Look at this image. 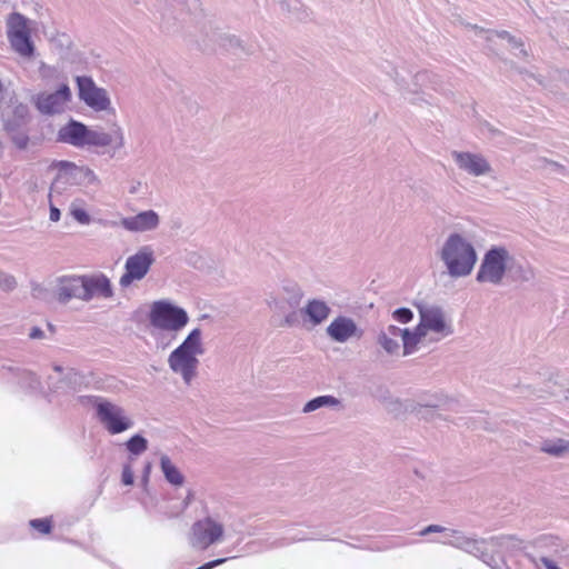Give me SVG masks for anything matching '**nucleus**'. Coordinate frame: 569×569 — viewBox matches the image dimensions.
<instances>
[{"mask_svg":"<svg viewBox=\"0 0 569 569\" xmlns=\"http://www.w3.org/2000/svg\"><path fill=\"white\" fill-rule=\"evenodd\" d=\"M57 142L72 146L77 149L104 148L112 146L113 153L124 146V134L120 127L111 133L102 129H92L86 123L70 118L57 132Z\"/></svg>","mask_w":569,"mask_h":569,"instance_id":"1","label":"nucleus"},{"mask_svg":"<svg viewBox=\"0 0 569 569\" xmlns=\"http://www.w3.org/2000/svg\"><path fill=\"white\" fill-rule=\"evenodd\" d=\"M202 331L192 329L186 339L168 357V365L172 372L182 377L189 385L197 375L198 356L203 353Z\"/></svg>","mask_w":569,"mask_h":569,"instance_id":"2","label":"nucleus"},{"mask_svg":"<svg viewBox=\"0 0 569 569\" xmlns=\"http://www.w3.org/2000/svg\"><path fill=\"white\" fill-rule=\"evenodd\" d=\"M440 258L446 264L448 273L453 278H459L471 273L477 262V252L461 234L451 233L443 243Z\"/></svg>","mask_w":569,"mask_h":569,"instance_id":"3","label":"nucleus"},{"mask_svg":"<svg viewBox=\"0 0 569 569\" xmlns=\"http://www.w3.org/2000/svg\"><path fill=\"white\" fill-rule=\"evenodd\" d=\"M96 409V417L110 435L122 433L133 427V421L122 407L100 396L84 397Z\"/></svg>","mask_w":569,"mask_h":569,"instance_id":"4","label":"nucleus"},{"mask_svg":"<svg viewBox=\"0 0 569 569\" xmlns=\"http://www.w3.org/2000/svg\"><path fill=\"white\" fill-rule=\"evenodd\" d=\"M149 322L154 329L177 333L189 322L188 312L168 300H158L151 305Z\"/></svg>","mask_w":569,"mask_h":569,"instance_id":"5","label":"nucleus"},{"mask_svg":"<svg viewBox=\"0 0 569 569\" xmlns=\"http://www.w3.org/2000/svg\"><path fill=\"white\" fill-rule=\"evenodd\" d=\"M510 260L509 251L502 246L489 248L479 266L476 280L480 283L501 284L508 270Z\"/></svg>","mask_w":569,"mask_h":569,"instance_id":"6","label":"nucleus"},{"mask_svg":"<svg viewBox=\"0 0 569 569\" xmlns=\"http://www.w3.org/2000/svg\"><path fill=\"white\" fill-rule=\"evenodd\" d=\"M7 39L12 50L20 57L32 59L36 46L31 38L29 20L19 12H12L7 19Z\"/></svg>","mask_w":569,"mask_h":569,"instance_id":"7","label":"nucleus"},{"mask_svg":"<svg viewBox=\"0 0 569 569\" xmlns=\"http://www.w3.org/2000/svg\"><path fill=\"white\" fill-rule=\"evenodd\" d=\"M78 98L90 109L101 112L111 107L110 97L104 88L98 87L90 76H77Z\"/></svg>","mask_w":569,"mask_h":569,"instance_id":"8","label":"nucleus"},{"mask_svg":"<svg viewBox=\"0 0 569 569\" xmlns=\"http://www.w3.org/2000/svg\"><path fill=\"white\" fill-rule=\"evenodd\" d=\"M153 261V251L149 246L142 247L137 253L130 256L126 261V271L120 278V286L126 288L133 281L143 279Z\"/></svg>","mask_w":569,"mask_h":569,"instance_id":"9","label":"nucleus"},{"mask_svg":"<svg viewBox=\"0 0 569 569\" xmlns=\"http://www.w3.org/2000/svg\"><path fill=\"white\" fill-rule=\"evenodd\" d=\"M223 531V526L211 517L197 520L191 527L190 545L206 550L222 538Z\"/></svg>","mask_w":569,"mask_h":569,"instance_id":"10","label":"nucleus"},{"mask_svg":"<svg viewBox=\"0 0 569 569\" xmlns=\"http://www.w3.org/2000/svg\"><path fill=\"white\" fill-rule=\"evenodd\" d=\"M72 99L71 89L68 83H61L53 92H40L33 97L37 110L44 116L61 113L64 106Z\"/></svg>","mask_w":569,"mask_h":569,"instance_id":"11","label":"nucleus"},{"mask_svg":"<svg viewBox=\"0 0 569 569\" xmlns=\"http://www.w3.org/2000/svg\"><path fill=\"white\" fill-rule=\"evenodd\" d=\"M452 157L457 166L471 176L480 177L491 171L490 163L479 153L453 151Z\"/></svg>","mask_w":569,"mask_h":569,"instance_id":"12","label":"nucleus"},{"mask_svg":"<svg viewBox=\"0 0 569 569\" xmlns=\"http://www.w3.org/2000/svg\"><path fill=\"white\" fill-rule=\"evenodd\" d=\"M27 126L28 123L23 122V120H18L12 117L3 121V130L19 151L27 150L30 144H38L36 140L30 138Z\"/></svg>","mask_w":569,"mask_h":569,"instance_id":"13","label":"nucleus"},{"mask_svg":"<svg viewBox=\"0 0 569 569\" xmlns=\"http://www.w3.org/2000/svg\"><path fill=\"white\" fill-rule=\"evenodd\" d=\"M57 300L66 305L71 299L84 301L82 276H62L58 279Z\"/></svg>","mask_w":569,"mask_h":569,"instance_id":"14","label":"nucleus"},{"mask_svg":"<svg viewBox=\"0 0 569 569\" xmlns=\"http://www.w3.org/2000/svg\"><path fill=\"white\" fill-rule=\"evenodd\" d=\"M160 223L159 214L154 210H146L136 216L124 217L120 220V226L130 232H146L158 228Z\"/></svg>","mask_w":569,"mask_h":569,"instance_id":"15","label":"nucleus"},{"mask_svg":"<svg viewBox=\"0 0 569 569\" xmlns=\"http://www.w3.org/2000/svg\"><path fill=\"white\" fill-rule=\"evenodd\" d=\"M1 370L2 376L7 378L8 381L16 382L26 391L36 392L41 388L39 377L29 370L4 365L1 367Z\"/></svg>","mask_w":569,"mask_h":569,"instance_id":"16","label":"nucleus"},{"mask_svg":"<svg viewBox=\"0 0 569 569\" xmlns=\"http://www.w3.org/2000/svg\"><path fill=\"white\" fill-rule=\"evenodd\" d=\"M331 340L343 343L352 337H360L358 326L353 319L345 316H338L326 329Z\"/></svg>","mask_w":569,"mask_h":569,"instance_id":"17","label":"nucleus"},{"mask_svg":"<svg viewBox=\"0 0 569 569\" xmlns=\"http://www.w3.org/2000/svg\"><path fill=\"white\" fill-rule=\"evenodd\" d=\"M84 301H90L94 296L110 298L113 295L109 278L103 274L82 276Z\"/></svg>","mask_w":569,"mask_h":569,"instance_id":"18","label":"nucleus"},{"mask_svg":"<svg viewBox=\"0 0 569 569\" xmlns=\"http://www.w3.org/2000/svg\"><path fill=\"white\" fill-rule=\"evenodd\" d=\"M420 317L423 320L425 327H428L429 331L437 333H443L445 336L451 335L452 330L447 326L443 317V312L439 307H431L420 309Z\"/></svg>","mask_w":569,"mask_h":569,"instance_id":"19","label":"nucleus"},{"mask_svg":"<svg viewBox=\"0 0 569 569\" xmlns=\"http://www.w3.org/2000/svg\"><path fill=\"white\" fill-rule=\"evenodd\" d=\"M300 312L307 321L316 327L321 325L329 317L331 308L321 299H310Z\"/></svg>","mask_w":569,"mask_h":569,"instance_id":"20","label":"nucleus"},{"mask_svg":"<svg viewBox=\"0 0 569 569\" xmlns=\"http://www.w3.org/2000/svg\"><path fill=\"white\" fill-rule=\"evenodd\" d=\"M401 333L402 328L389 325L378 333L377 342L388 355H395L400 349L398 339L401 338Z\"/></svg>","mask_w":569,"mask_h":569,"instance_id":"21","label":"nucleus"},{"mask_svg":"<svg viewBox=\"0 0 569 569\" xmlns=\"http://www.w3.org/2000/svg\"><path fill=\"white\" fill-rule=\"evenodd\" d=\"M160 469L163 473L164 479L174 487H180L184 482V476L181 471L172 463L171 459L167 455L160 457Z\"/></svg>","mask_w":569,"mask_h":569,"instance_id":"22","label":"nucleus"},{"mask_svg":"<svg viewBox=\"0 0 569 569\" xmlns=\"http://www.w3.org/2000/svg\"><path fill=\"white\" fill-rule=\"evenodd\" d=\"M486 539H475L469 537L462 550L477 557L486 565H491V561H493V556L486 550Z\"/></svg>","mask_w":569,"mask_h":569,"instance_id":"23","label":"nucleus"},{"mask_svg":"<svg viewBox=\"0 0 569 569\" xmlns=\"http://www.w3.org/2000/svg\"><path fill=\"white\" fill-rule=\"evenodd\" d=\"M340 400L331 395L318 396L310 399L303 407V412L309 413L323 407H338Z\"/></svg>","mask_w":569,"mask_h":569,"instance_id":"24","label":"nucleus"},{"mask_svg":"<svg viewBox=\"0 0 569 569\" xmlns=\"http://www.w3.org/2000/svg\"><path fill=\"white\" fill-rule=\"evenodd\" d=\"M328 537H329L328 533H320V532L316 533L315 532L312 535H308V533L301 531V532L296 533L292 537L282 538V539L273 541L272 547L273 548L286 547L293 542H300V541H307V540H325Z\"/></svg>","mask_w":569,"mask_h":569,"instance_id":"25","label":"nucleus"},{"mask_svg":"<svg viewBox=\"0 0 569 569\" xmlns=\"http://www.w3.org/2000/svg\"><path fill=\"white\" fill-rule=\"evenodd\" d=\"M282 290L286 293L288 306L292 309L297 308L303 297L301 287L296 282L289 281L282 286Z\"/></svg>","mask_w":569,"mask_h":569,"instance_id":"26","label":"nucleus"},{"mask_svg":"<svg viewBox=\"0 0 569 569\" xmlns=\"http://www.w3.org/2000/svg\"><path fill=\"white\" fill-rule=\"evenodd\" d=\"M569 449V441L565 439H547L541 443V451L555 457L561 456Z\"/></svg>","mask_w":569,"mask_h":569,"instance_id":"27","label":"nucleus"},{"mask_svg":"<svg viewBox=\"0 0 569 569\" xmlns=\"http://www.w3.org/2000/svg\"><path fill=\"white\" fill-rule=\"evenodd\" d=\"M220 44L227 50H240L244 54L253 53L252 47H244L242 41L232 34H222L220 36Z\"/></svg>","mask_w":569,"mask_h":569,"instance_id":"28","label":"nucleus"},{"mask_svg":"<svg viewBox=\"0 0 569 569\" xmlns=\"http://www.w3.org/2000/svg\"><path fill=\"white\" fill-rule=\"evenodd\" d=\"M124 446L130 455L140 456L148 449V440L142 435L136 433L126 441Z\"/></svg>","mask_w":569,"mask_h":569,"instance_id":"29","label":"nucleus"},{"mask_svg":"<svg viewBox=\"0 0 569 569\" xmlns=\"http://www.w3.org/2000/svg\"><path fill=\"white\" fill-rule=\"evenodd\" d=\"M281 9L295 14L301 21L309 17V13L299 0H284L281 2Z\"/></svg>","mask_w":569,"mask_h":569,"instance_id":"30","label":"nucleus"},{"mask_svg":"<svg viewBox=\"0 0 569 569\" xmlns=\"http://www.w3.org/2000/svg\"><path fill=\"white\" fill-rule=\"evenodd\" d=\"M401 340L403 346V356L412 355L418 343L421 341L410 329H402Z\"/></svg>","mask_w":569,"mask_h":569,"instance_id":"31","label":"nucleus"},{"mask_svg":"<svg viewBox=\"0 0 569 569\" xmlns=\"http://www.w3.org/2000/svg\"><path fill=\"white\" fill-rule=\"evenodd\" d=\"M508 269L511 273L512 279L516 281L527 282L533 278L532 270L522 264H517V266L508 264Z\"/></svg>","mask_w":569,"mask_h":569,"instance_id":"32","label":"nucleus"},{"mask_svg":"<svg viewBox=\"0 0 569 569\" xmlns=\"http://www.w3.org/2000/svg\"><path fill=\"white\" fill-rule=\"evenodd\" d=\"M29 526L42 535H48L52 529V521L50 518H37L29 521Z\"/></svg>","mask_w":569,"mask_h":569,"instance_id":"33","label":"nucleus"},{"mask_svg":"<svg viewBox=\"0 0 569 569\" xmlns=\"http://www.w3.org/2000/svg\"><path fill=\"white\" fill-rule=\"evenodd\" d=\"M52 168L57 169L59 171V174H72L74 171L78 170V167L74 162L67 161V160H56L51 164Z\"/></svg>","mask_w":569,"mask_h":569,"instance_id":"34","label":"nucleus"},{"mask_svg":"<svg viewBox=\"0 0 569 569\" xmlns=\"http://www.w3.org/2000/svg\"><path fill=\"white\" fill-rule=\"evenodd\" d=\"M448 532L450 533L449 536L452 537L453 539L443 541V543L462 550L469 537H466L462 532L458 530H449Z\"/></svg>","mask_w":569,"mask_h":569,"instance_id":"35","label":"nucleus"},{"mask_svg":"<svg viewBox=\"0 0 569 569\" xmlns=\"http://www.w3.org/2000/svg\"><path fill=\"white\" fill-rule=\"evenodd\" d=\"M392 319L400 323H409L413 319V311L409 308L401 307L392 311Z\"/></svg>","mask_w":569,"mask_h":569,"instance_id":"36","label":"nucleus"},{"mask_svg":"<svg viewBox=\"0 0 569 569\" xmlns=\"http://www.w3.org/2000/svg\"><path fill=\"white\" fill-rule=\"evenodd\" d=\"M70 213L81 224H89L91 221L90 214L82 208H71Z\"/></svg>","mask_w":569,"mask_h":569,"instance_id":"37","label":"nucleus"},{"mask_svg":"<svg viewBox=\"0 0 569 569\" xmlns=\"http://www.w3.org/2000/svg\"><path fill=\"white\" fill-rule=\"evenodd\" d=\"M17 286V281L14 277L7 274V273H0V288L4 291H10L14 289Z\"/></svg>","mask_w":569,"mask_h":569,"instance_id":"38","label":"nucleus"},{"mask_svg":"<svg viewBox=\"0 0 569 569\" xmlns=\"http://www.w3.org/2000/svg\"><path fill=\"white\" fill-rule=\"evenodd\" d=\"M153 337L156 338L157 346L164 349L176 339V333L169 337L166 332H159L158 335H153Z\"/></svg>","mask_w":569,"mask_h":569,"instance_id":"39","label":"nucleus"},{"mask_svg":"<svg viewBox=\"0 0 569 569\" xmlns=\"http://www.w3.org/2000/svg\"><path fill=\"white\" fill-rule=\"evenodd\" d=\"M121 481L124 486H131L134 481L133 470L129 463H124L121 472Z\"/></svg>","mask_w":569,"mask_h":569,"instance_id":"40","label":"nucleus"},{"mask_svg":"<svg viewBox=\"0 0 569 569\" xmlns=\"http://www.w3.org/2000/svg\"><path fill=\"white\" fill-rule=\"evenodd\" d=\"M12 118L14 119H18V120H23V122L28 123L29 122V110L26 106L23 104H19L14 108L13 110V116Z\"/></svg>","mask_w":569,"mask_h":569,"instance_id":"41","label":"nucleus"},{"mask_svg":"<svg viewBox=\"0 0 569 569\" xmlns=\"http://www.w3.org/2000/svg\"><path fill=\"white\" fill-rule=\"evenodd\" d=\"M515 537L512 536H500V537H491L489 541L496 546L503 547L508 546L509 542L515 541Z\"/></svg>","mask_w":569,"mask_h":569,"instance_id":"42","label":"nucleus"},{"mask_svg":"<svg viewBox=\"0 0 569 569\" xmlns=\"http://www.w3.org/2000/svg\"><path fill=\"white\" fill-rule=\"evenodd\" d=\"M151 463L150 462H147L143 467V470H142V476H141V486L143 488L144 491H147V488H148V485H149V478H150V473H151Z\"/></svg>","mask_w":569,"mask_h":569,"instance_id":"43","label":"nucleus"},{"mask_svg":"<svg viewBox=\"0 0 569 569\" xmlns=\"http://www.w3.org/2000/svg\"><path fill=\"white\" fill-rule=\"evenodd\" d=\"M449 531L447 528L445 527H441L439 525H429L428 527L423 528L419 535L420 536H427L429 533H433V532H447Z\"/></svg>","mask_w":569,"mask_h":569,"instance_id":"44","label":"nucleus"},{"mask_svg":"<svg viewBox=\"0 0 569 569\" xmlns=\"http://www.w3.org/2000/svg\"><path fill=\"white\" fill-rule=\"evenodd\" d=\"M232 558L233 557H230V559H232ZM228 560H229V558H218V559L208 561L196 569H213V568L227 562Z\"/></svg>","mask_w":569,"mask_h":569,"instance_id":"45","label":"nucleus"},{"mask_svg":"<svg viewBox=\"0 0 569 569\" xmlns=\"http://www.w3.org/2000/svg\"><path fill=\"white\" fill-rule=\"evenodd\" d=\"M232 558L233 557H230V559H232ZM228 560H229V558H218V559L208 561L196 569H213V568L227 562Z\"/></svg>","mask_w":569,"mask_h":569,"instance_id":"46","label":"nucleus"},{"mask_svg":"<svg viewBox=\"0 0 569 569\" xmlns=\"http://www.w3.org/2000/svg\"><path fill=\"white\" fill-rule=\"evenodd\" d=\"M428 330V327H425L423 320L420 317V322L411 331L421 340L426 336Z\"/></svg>","mask_w":569,"mask_h":569,"instance_id":"47","label":"nucleus"},{"mask_svg":"<svg viewBox=\"0 0 569 569\" xmlns=\"http://www.w3.org/2000/svg\"><path fill=\"white\" fill-rule=\"evenodd\" d=\"M283 322H284V325L287 327L296 326L298 323V315H297V312L296 311H291L288 315H286Z\"/></svg>","mask_w":569,"mask_h":569,"instance_id":"48","label":"nucleus"},{"mask_svg":"<svg viewBox=\"0 0 569 569\" xmlns=\"http://www.w3.org/2000/svg\"><path fill=\"white\" fill-rule=\"evenodd\" d=\"M548 166L550 167V170L553 171V172H558V173H560L562 176L567 174V169L562 164H559V163H557L555 161H549Z\"/></svg>","mask_w":569,"mask_h":569,"instance_id":"49","label":"nucleus"},{"mask_svg":"<svg viewBox=\"0 0 569 569\" xmlns=\"http://www.w3.org/2000/svg\"><path fill=\"white\" fill-rule=\"evenodd\" d=\"M67 379H68L71 383H79V382L82 380V376H81L78 371H76V370L71 369V370L67 373Z\"/></svg>","mask_w":569,"mask_h":569,"instance_id":"50","label":"nucleus"},{"mask_svg":"<svg viewBox=\"0 0 569 569\" xmlns=\"http://www.w3.org/2000/svg\"><path fill=\"white\" fill-rule=\"evenodd\" d=\"M490 34H496L498 38L500 39H506L508 41H515V37L506 31V30H501V31H489Z\"/></svg>","mask_w":569,"mask_h":569,"instance_id":"51","label":"nucleus"},{"mask_svg":"<svg viewBox=\"0 0 569 569\" xmlns=\"http://www.w3.org/2000/svg\"><path fill=\"white\" fill-rule=\"evenodd\" d=\"M43 336H44V332L39 327L31 328V330L29 332L30 339H41V338H43Z\"/></svg>","mask_w":569,"mask_h":569,"instance_id":"52","label":"nucleus"},{"mask_svg":"<svg viewBox=\"0 0 569 569\" xmlns=\"http://www.w3.org/2000/svg\"><path fill=\"white\" fill-rule=\"evenodd\" d=\"M541 563L545 566L546 569H561L553 560L547 557H542Z\"/></svg>","mask_w":569,"mask_h":569,"instance_id":"53","label":"nucleus"},{"mask_svg":"<svg viewBox=\"0 0 569 569\" xmlns=\"http://www.w3.org/2000/svg\"><path fill=\"white\" fill-rule=\"evenodd\" d=\"M60 216H61L60 210L54 206H50V216H49L50 220L53 222H57V221H59Z\"/></svg>","mask_w":569,"mask_h":569,"instance_id":"54","label":"nucleus"},{"mask_svg":"<svg viewBox=\"0 0 569 569\" xmlns=\"http://www.w3.org/2000/svg\"><path fill=\"white\" fill-rule=\"evenodd\" d=\"M491 569H510L508 568L507 566H505V563H497V561L493 559V561H491V565H488Z\"/></svg>","mask_w":569,"mask_h":569,"instance_id":"55","label":"nucleus"},{"mask_svg":"<svg viewBox=\"0 0 569 569\" xmlns=\"http://www.w3.org/2000/svg\"><path fill=\"white\" fill-rule=\"evenodd\" d=\"M512 47L519 48L522 47V43L515 38V41H508Z\"/></svg>","mask_w":569,"mask_h":569,"instance_id":"56","label":"nucleus"},{"mask_svg":"<svg viewBox=\"0 0 569 569\" xmlns=\"http://www.w3.org/2000/svg\"><path fill=\"white\" fill-rule=\"evenodd\" d=\"M53 370H54L56 372L61 373V372L63 371V368H62L60 365H54V366H53Z\"/></svg>","mask_w":569,"mask_h":569,"instance_id":"57","label":"nucleus"},{"mask_svg":"<svg viewBox=\"0 0 569 569\" xmlns=\"http://www.w3.org/2000/svg\"><path fill=\"white\" fill-rule=\"evenodd\" d=\"M427 72H419L416 74L417 80H421L426 77Z\"/></svg>","mask_w":569,"mask_h":569,"instance_id":"58","label":"nucleus"},{"mask_svg":"<svg viewBox=\"0 0 569 569\" xmlns=\"http://www.w3.org/2000/svg\"><path fill=\"white\" fill-rule=\"evenodd\" d=\"M191 498H192V492L190 491V492L188 493L187 498H186V506H188V505H189V502H190Z\"/></svg>","mask_w":569,"mask_h":569,"instance_id":"59","label":"nucleus"}]
</instances>
